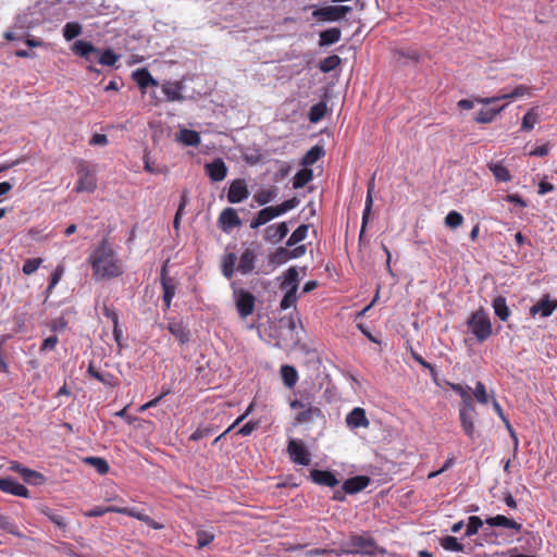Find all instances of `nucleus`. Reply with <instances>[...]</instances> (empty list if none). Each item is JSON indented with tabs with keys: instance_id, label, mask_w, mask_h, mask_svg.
<instances>
[{
	"instance_id": "nucleus-1",
	"label": "nucleus",
	"mask_w": 557,
	"mask_h": 557,
	"mask_svg": "<svg viewBox=\"0 0 557 557\" xmlns=\"http://www.w3.org/2000/svg\"><path fill=\"white\" fill-rule=\"evenodd\" d=\"M95 280L120 276L123 273L122 263L108 242L102 240L88 258Z\"/></svg>"
},
{
	"instance_id": "nucleus-2",
	"label": "nucleus",
	"mask_w": 557,
	"mask_h": 557,
	"mask_svg": "<svg viewBox=\"0 0 557 557\" xmlns=\"http://www.w3.org/2000/svg\"><path fill=\"white\" fill-rule=\"evenodd\" d=\"M467 325L478 342L483 343L492 335V324L488 314L479 309L468 319Z\"/></svg>"
},
{
	"instance_id": "nucleus-3",
	"label": "nucleus",
	"mask_w": 557,
	"mask_h": 557,
	"mask_svg": "<svg viewBox=\"0 0 557 557\" xmlns=\"http://www.w3.org/2000/svg\"><path fill=\"white\" fill-rule=\"evenodd\" d=\"M349 545L348 554L373 555L376 552L375 541L367 534L352 535L347 540Z\"/></svg>"
},
{
	"instance_id": "nucleus-4",
	"label": "nucleus",
	"mask_w": 557,
	"mask_h": 557,
	"mask_svg": "<svg viewBox=\"0 0 557 557\" xmlns=\"http://www.w3.org/2000/svg\"><path fill=\"white\" fill-rule=\"evenodd\" d=\"M78 181L75 186L77 193H91L97 187V181L94 172L85 163L81 162L77 166Z\"/></svg>"
},
{
	"instance_id": "nucleus-5",
	"label": "nucleus",
	"mask_w": 557,
	"mask_h": 557,
	"mask_svg": "<svg viewBox=\"0 0 557 557\" xmlns=\"http://www.w3.org/2000/svg\"><path fill=\"white\" fill-rule=\"evenodd\" d=\"M287 453L292 459L293 462L301 465V466H309L311 462V455L306 448L305 444L299 441L292 438L288 442L287 445Z\"/></svg>"
},
{
	"instance_id": "nucleus-6",
	"label": "nucleus",
	"mask_w": 557,
	"mask_h": 557,
	"mask_svg": "<svg viewBox=\"0 0 557 557\" xmlns=\"http://www.w3.org/2000/svg\"><path fill=\"white\" fill-rule=\"evenodd\" d=\"M476 412L474 407H468V408H460L459 410V420L461 428L466 435L471 440L474 441L475 437V428H474V419H475Z\"/></svg>"
},
{
	"instance_id": "nucleus-7",
	"label": "nucleus",
	"mask_w": 557,
	"mask_h": 557,
	"mask_svg": "<svg viewBox=\"0 0 557 557\" xmlns=\"http://www.w3.org/2000/svg\"><path fill=\"white\" fill-rule=\"evenodd\" d=\"M255 296L244 289L236 293V308L242 318H247L253 312L255 309Z\"/></svg>"
},
{
	"instance_id": "nucleus-8",
	"label": "nucleus",
	"mask_w": 557,
	"mask_h": 557,
	"mask_svg": "<svg viewBox=\"0 0 557 557\" xmlns=\"http://www.w3.org/2000/svg\"><path fill=\"white\" fill-rule=\"evenodd\" d=\"M10 470L20 473L26 483L41 485L45 482V476L41 473L25 468L16 461L11 462Z\"/></svg>"
},
{
	"instance_id": "nucleus-9",
	"label": "nucleus",
	"mask_w": 557,
	"mask_h": 557,
	"mask_svg": "<svg viewBox=\"0 0 557 557\" xmlns=\"http://www.w3.org/2000/svg\"><path fill=\"white\" fill-rule=\"evenodd\" d=\"M249 196V191L247 189V186L243 180H235L231 183L228 193H227V200L231 203H238L243 200L247 199Z\"/></svg>"
},
{
	"instance_id": "nucleus-10",
	"label": "nucleus",
	"mask_w": 557,
	"mask_h": 557,
	"mask_svg": "<svg viewBox=\"0 0 557 557\" xmlns=\"http://www.w3.org/2000/svg\"><path fill=\"white\" fill-rule=\"evenodd\" d=\"M557 308V299H550L549 295H545L540 301L533 305L530 313L535 315L541 314L542 318H547L553 314Z\"/></svg>"
},
{
	"instance_id": "nucleus-11",
	"label": "nucleus",
	"mask_w": 557,
	"mask_h": 557,
	"mask_svg": "<svg viewBox=\"0 0 557 557\" xmlns=\"http://www.w3.org/2000/svg\"><path fill=\"white\" fill-rule=\"evenodd\" d=\"M529 92V88L524 85L517 86L512 91L504 92L495 97H486L476 99L478 102L482 104H492L499 100L515 99L523 97Z\"/></svg>"
},
{
	"instance_id": "nucleus-12",
	"label": "nucleus",
	"mask_w": 557,
	"mask_h": 557,
	"mask_svg": "<svg viewBox=\"0 0 557 557\" xmlns=\"http://www.w3.org/2000/svg\"><path fill=\"white\" fill-rule=\"evenodd\" d=\"M0 491L20 497H28V490L12 478L0 479Z\"/></svg>"
},
{
	"instance_id": "nucleus-13",
	"label": "nucleus",
	"mask_w": 557,
	"mask_h": 557,
	"mask_svg": "<svg viewBox=\"0 0 557 557\" xmlns=\"http://www.w3.org/2000/svg\"><path fill=\"white\" fill-rule=\"evenodd\" d=\"M206 172L213 182H221L226 177L227 168L221 158L214 159L205 165Z\"/></svg>"
},
{
	"instance_id": "nucleus-14",
	"label": "nucleus",
	"mask_w": 557,
	"mask_h": 557,
	"mask_svg": "<svg viewBox=\"0 0 557 557\" xmlns=\"http://www.w3.org/2000/svg\"><path fill=\"white\" fill-rule=\"evenodd\" d=\"M219 223L224 232H230L239 226L242 222L235 209L225 208L219 216Z\"/></svg>"
},
{
	"instance_id": "nucleus-15",
	"label": "nucleus",
	"mask_w": 557,
	"mask_h": 557,
	"mask_svg": "<svg viewBox=\"0 0 557 557\" xmlns=\"http://www.w3.org/2000/svg\"><path fill=\"white\" fill-rule=\"evenodd\" d=\"M346 423L351 429L368 428L370 422L362 408L356 407L346 416Z\"/></svg>"
},
{
	"instance_id": "nucleus-16",
	"label": "nucleus",
	"mask_w": 557,
	"mask_h": 557,
	"mask_svg": "<svg viewBox=\"0 0 557 557\" xmlns=\"http://www.w3.org/2000/svg\"><path fill=\"white\" fill-rule=\"evenodd\" d=\"M370 483V479L364 475H358L346 480L343 484V491L348 494H355L364 490Z\"/></svg>"
},
{
	"instance_id": "nucleus-17",
	"label": "nucleus",
	"mask_w": 557,
	"mask_h": 557,
	"mask_svg": "<svg viewBox=\"0 0 557 557\" xmlns=\"http://www.w3.org/2000/svg\"><path fill=\"white\" fill-rule=\"evenodd\" d=\"M280 287L285 290H298L299 273L296 267H290L282 275Z\"/></svg>"
},
{
	"instance_id": "nucleus-18",
	"label": "nucleus",
	"mask_w": 557,
	"mask_h": 557,
	"mask_svg": "<svg viewBox=\"0 0 557 557\" xmlns=\"http://www.w3.org/2000/svg\"><path fill=\"white\" fill-rule=\"evenodd\" d=\"M485 522L490 527H503L506 529L513 530L516 533L520 532L522 529V525L520 523L503 515H497L495 517L487 518Z\"/></svg>"
},
{
	"instance_id": "nucleus-19",
	"label": "nucleus",
	"mask_w": 557,
	"mask_h": 557,
	"mask_svg": "<svg viewBox=\"0 0 557 557\" xmlns=\"http://www.w3.org/2000/svg\"><path fill=\"white\" fill-rule=\"evenodd\" d=\"M132 77L143 91L149 85L153 87H157L159 85V83L152 77L150 72L145 67L134 71Z\"/></svg>"
},
{
	"instance_id": "nucleus-20",
	"label": "nucleus",
	"mask_w": 557,
	"mask_h": 557,
	"mask_svg": "<svg viewBox=\"0 0 557 557\" xmlns=\"http://www.w3.org/2000/svg\"><path fill=\"white\" fill-rule=\"evenodd\" d=\"M310 478L319 485L334 487L338 484V480L330 471L312 470L310 472Z\"/></svg>"
},
{
	"instance_id": "nucleus-21",
	"label": "nucleus",
	"mask_w": 557,
	"mask_h": 557,
	"mask_svg": "<svg viewBox=\"0 0 557 557\" xmlns=\"http://www.w3.org/2000/svg\"><path fill=\"white\" fill-rule=\"evenodd\" d=\"M119 513H123V515L136 518L156 530H160L163 528L162 524L153 521L148 515H146L143 511H139L135 508L122 507V508H119Z\"/></svg>"
},
{
	"instance_id": "nucleus-22",
	"label": "nucleus",
	"mask_w": 557,
	"mask_h": 557,
	"mask_svg": "<svg viewBox=\"0 0 557 557\" xmlns=\"http://www.w3.org/2000/svg\"><path fill=\"white\" fill-rule=\"evenodd\" d=\"M255 262L256 253L250 249H246L239 257L237 270L242 274H248L253 271Z\"/></svg>"
},
{
	"instance_id": "nucleus-23",
	"label": "nucleus",
	"mask_w": 557,
	"mask_h": 557,
	"mask_svg": "<svg viewBox=\"0 0 557 557\" xmlns=\"http://www.w3.org/2000/svg\"><path fill=\"white\" fill-rule=\"evenodd\" d=\"M312 15L315 18L326 22H335L342 18L337 5H327L313 11Z\"/></svg>"
},
{
	"instance_id": "nucleus-24",
	"label": "nucleus",
	"mask_w": 557,
	"mask_h": 557,
	"mask_svg": "<svg viewBox=\"0 0 557 557\" xmlns=\"http://www.w3.org/2000/svg\"><path fill=\"white\" fill-rule=\"evenodd\" d=\"M278 216V213L276 211L275 207H267L260 210L257 214V216L251 221L250 227L257 228L269 221L273 220L274 218Z\"/></svg>"
},
{
	"instance_id": "nucleus-25",
	"label": "nucleus",
	"mask_w": 557,
	"mask_h": 557,
	"mask_svg": "<svg viewBox=\"0 0 557 557\" xmlns=\"http://www.w3.org/2000/svg\"><path fill=\"white\" fill-rule=\"evenodd\" d=\"M322 418V411L318 407L309 406L296 416V422L298 424L312 423L318 419Z\"/></svg>"
},
{
	"instance_id": "nucleus-26",
	"label": "nucleus",
	"mask_w": 557,
	"mask_h": 557,
	"mask_svg": "<svg viewBox=\"0 0 557 557\" xmlns=\"http://www.w3.org/2000/svg\"><path fill=\"white\" fill-rule=\"evenodd\" d=\"M183 86L180 82H168L162 85V91L166 97L168 101H180L183 100L182 96Z\"/></svg>"
},
{
	"instance_id": "nucleus-27",
	"label": "nucleus",
	"mask_w": 557,
	"mask_h": 557,
	"mask_svg": "<svg viewBox=\"0 0 557 557\" xmlns=\"http://www.w3.org/2000/svg\"><path fill=\"white\" fill-rule=\"evenodd\" d=\"M176 139L180 143H182L183 145L189 146V147H197L201 141L200 135L198 132L187 129V128L181 129L176 135Z\"/></svg>"
},
{
	"instance_id": "nucleus-28",
	"label": "nucleus",
	"mask_w": 557,
	"mask_h": 557,
	"mask_svg": "<svg viewBox=\"0 0 557 557\" xmlns=\"http://www.w3.org/2000/svg\"><path fill=\"white\" fill-rule=\"evenodd\" d=\"M39 511L44 516H46L58 529H60L62 531H66V528L69 525V521L63 516H61L60 513H58L57 511L50 509L47 506H41L39 508Z\"/></svg>"
},
{
	"instance_id": "nucleus-29",
	"label": "nucleus",
	"mask_w": 557,
	"mask_h": 557,
	"mask_svg": "<svg viewBox=\"0 0 557 557\" xmlns=\"http://www.w3.org/2000/svg\"><path fill=\"white\" fill-rule=\"evenodd\" d=\"M72 51L74 54L79 55L86 60H89L90 54L98 52V49L88 41L77 40L72 46Z\"/></svg>"
},
{
	"instance_id": "nucleus-30",
	"label": "nucleus",
	"mask_w": 557,
	"mask_h": 557,
	"mask_svg": "<svg viewBox=\"0 0 557 557\" xmlns=\"http://www.w3.org/2000/svg\"><path fill=\"white\" fill-rule=\"evenodd\" d=\"M288 234V226L285 222L278 223L276 226L272 225L267 228V239L277 243Z\"/></svg>"
},
{
	"instance_id": "nucleus-31",
	"label": "nucleus",
	"mask_w": 557,
	"mask_h": 557,
	"mask_svg": "<svg viewBox=\"0 0 557 557\" xmlns=\"http://www.w3.org/2000/svg\"><path fill=\"white\" fill-rule=\"evenodd\" d=\"M169 332L181 343L185 344L189 339V331L181 322H171L168 325Z\"/></svg>"
},
{
	"instance_id": "nucleus-32",
	"label": "nucleus",
	"mask_w": 557,
	"mask_h": 557,
	"mask_svg": "<svg viewBox=\"0 0 557 557\" xmlns=\"http://www.w3.org/2000/svg\"><path fill=\"white\" fill-rule=\"evenodd\" d=\"M492 307L494 309L495 314L502 321H507L510 315V310L506 304V298L503 296H497L492 301Z\"/></svg>"
},
{
	"instance_id": "nucleus-33",
	"label": "nucleus",
	"mask_w": 557,
	"mask_h": 557,
	"mask_svg": "<svg viewBox=\"0 0 557 557\" xmlns=\"http://www.w3.org/2000/svg\"><path fill=\"white\" fill-rule=\"evenodd\" d=\"M341 35H342V33H341L339 28L333 27V28L325 29L320 33L319 45L321 47H324V46H330V45L336 44L337 41H339Z\"/></svg>"
},
{
	"instance_id": "nucleus-34",
	"label": "nucleus",
	"mask_w": 557,
	"mask_h": 557,
	"mask_svg": "<svg viewBox=\"0 0 557 557\" xmlns=\"http://www.w3.org/2000/svg\"><path fill=\"white\" fill-rule=\"evenodd\" d=\"M164 270L162 271L161 276V284L163 289V301L166 308H170L172 298L175 295V284L172 281V278H168L163 274Z\"/></svg>"
},
{
	"instance_id": "nucleus-35",
	"label": "nucleus",
	"mask_w": 557,
	"mask_h": 557,
	"mask_svg": "<svg viewBox=\"0 0 557 557\" xmlns=\"http://www.w3.org/2000/svg\"><path fill=\"white\" fill-rule=\"evenodd\" d=\"M281 376L284 384L289 388L294 387L298 381V373L296 369L288 364L281 367Z\"/></svg>"
},
{
	"instance_id": "nucleus-36",
	"label": "nucleus",
	"mask_w": 557,
	"mask_h": 557,
	"mask_svg": "<svg viewBox=\"0 0 557 557\" xmlns=\"http://www.w3.org/2000/svg\"><path fill=\"white\" fill-rule=\"evenodd\" d=\"M450 388L461 397V399H462L461 408L474 407L473 399L470 395L471 388L469 386H462L460 384H450Z\"/></svg>"
},
{
	"instance_id": "nucleus-37",
	"label": "nucleus",
	"mask_w": 557,
	"mask_h": 557,
	"mask_svg": "<svg viewBox=\"0 0 557 557\" xmlns=\"http://www.w3.org/2000/svg\"><path fill=\"white\" fill-rule=\"evenodd\" d=\"M441 546L448 552L462 553L465 546L455 536H444L441 539Z\"/></svg>"
},
{
	"instance_id": "nucleus-38",
	"label": "nucleus",
	"mask_w": 557,
	"mask_h": 557,
	"mask_svg": "<svg viewBox=\"0 0 557 557\" xmlns=\"http://www.w3.org/2000/svg\"><path fill=\"white\" fill-rule=\"evenodd\" d=\"M87 373L96 379L97 381L101 382L104 385L112 386L114 385V376L110 373H101L99 372L92 363H89Z\"/></svg>"
},
{
	"instance_id": "nucleus-39",
	"label": "nucleus",
	"mask_w": 557,
	"mask_h": 557,
	"mask_svg": "<svg viewBox=\"0 0 557 557\" xmlns=\"http://www.w3.org/2000/svg\"><path fill=\"white\" fill-rule=\"evenodd\" d=\"M313 177L312 170L304 169L298 171L293 180V187L295 189L304 187L306 184H308Z\"/></svg>"
},
{
	"instance_id": "nucleus-40",
	"label": "nucleus",
	"mask_w": 557,
	"mask_h": 557,
	"mask_svg": "<svg viewBox=\"0 0 557 557\" xmlns=\"http://www.w3.org/2000/svg\"><path fill=\"white\" fill-rule=\"evenodd\" d=\"M237 257L235 253L230 252L223 257L222 260V273L226 278H231L234 274V268L236 263Z\"/></svg>"
},
{
	"instance_id": "nucleus-41",
	"label": "nucleus",
	"mask_w": 557,
	"mask_h": 557,
	"mask_svg": "<svg viewBox=\"0 0 557 557\" xmlns=\"http://www.w3.org/2000/svg\"><path fill=\"white\" fill-rule=\"evenodd\" d=\"M324 154V150L320 146H313L302 158V164L305 166L314 164Z\"/></svg>"
},
{
	"instance_id": "nucleus-42",
	"label": "nucleus",
	"mask_w": 557,
	"mask_h": 557,
	"mask_svg": "<svg viewBox=\"0 0 557 557\" xmlns=\"http://www.w3.org/2000/svg\"><path fill=\"white\" fill-rule=\"evenodd\" d=\"M269 261L275 267L286 263L289 261L288 249L286 247L277 248L273 253L270 255Z\"/></svg>"
},
{
	"instance_id": "nucleus-43",
	"label": "nucleus",
	"mask_w": 557,
	"mask_h": 557,
	"mask_svg": "<svg viewBox=\"0 0 557 557\" xmlns=\"http://www.w3.org/2000/svg\"><path fill=\"white\" fill-rule=\"evenodd\" d=\"M307 234H308V225L306 224H302L300 226H298L293 233L292 235L289 236V238L287 239L286 242V246L287 247H293L295 246L296 244L302 242L306 237H307Z\"/></svg>"
},
{
	"instance_id": "nucleus-44",
	"label": "nucleus",
	"mask_w": 557,
	"mask_h": 557,
	"mask_svg": "<svg viewBox=\"0 0 557 557\" xmlns=\"http://www.w3.org/2000/svg\"><path fill=\"white\" fill-rule=\"evenodd\" d=\"M506 104L497 108V109H490V110H481L475 115L474 120L478 123H491L494 117L505 109Z\"/></svg>"
},
{
	"instance_id": "nucleus-45",
	"label": "nucleus",
	"mask_w": 557,
	"mask_h": 557,
	"mask_svg": "<svg viewBox=\"0 0 557 557\" xmlns=\"http://www.w3.org/2000/svg\"><path fill=\"white\" fill-rule=\"evenodd\" d=\"M374 187H375L374 176H372L368 183V190H367V197H366V203H364V223L368 222L369 215L372 210Z\"/></svg>"
},
{
	"instance_id": "nucleus-46",
	"label": "nucleus",
	"mask_w": 557,
	"mask_h": 557,
	"mask_svg": "<svg viewBox=\"0 0 557 557\" xmlns=\"http://www.w3.org/2000/svg\"><path fill=\"white\" fill-rule=\"evenodd\" d=\"M491 172L498 182H508L511 178L509 171L500 163H491L488 165Z\"/></svg>"
},
{
	"instance_id": "nucleus-47",
	"label": "nucleus",
	"mask_w": 557,
	"mask_h": 557,
	"mask_svg": "<svg viewBox=\"0 0 557 557\" xmlns=\"http://www.w3.org/2000/svg\"><path fill=\"white\" fill-rule=\"evenodd\" d=\"M341 64V58L336 54L326 57L319 63V69L322 73H329Z\"/></svg>"
},
{
	"instance_id": "nucleus-48",
	"label": "nucleus",
	"mask_w": 557,
	"mask_h": 557,
	"mask_svg": "<svg viewBox=\"0 0 557 557\" xmlns=\"http://www.w3.org/2000/svg\"><path fill=\"white\" fill-rule=\"evenodd\" d=\"M82 34V26L76 22L66 23L63 27V36L70 41Z\"/></svg>"
},
{
	"instance_id": "nucleus-49",
	"label": "nucleus",
	"mask_w": 557,
	"mask_h": 557,
	"mask_svg": "<svg viewBox=\"0 0 557 557\" xmlns=\"http://www.w3.org/2000/svg\"><path fill=\"white\" fill-rule=\"evenodd\" d=\"M539 120V114L534 108L530 109L524 116L522 117V124L521 128L523 131H531L533 129L534 125L536 124Z\"/></svg>"
},
{
	"instance_id": "nucleus-50",
	"label": "nucleus",
	"mask_w": 557,
	"mask_h": 557,
	"mask_svg": "<svg viewBox=\"0 0 557 557\" xmlns=\"http://www.w3.org/2000/svg\"><path fill=\"white\" fill-rule=\"evenodd\" d=\"M325 111H326V106L325 103L323 102H319L317 104H313L310 110H309V114H308V117H309V121L311 123H317L319 122L325 114Z\"/></svg>"
},
{
	"instance_id": "nucleus-51",
	"label": "nucleus",
	"mask_w": 557,
	"mask_h": 557,
	"mask_svg": "<svg viewBox=\"0 0 557 557\" xmlns=\"http://www.w3.org/2000/svg\"><path fill=\"white\" fill-rule=\"evenodd\" d=\"M85 462L92 466L100 474H106L109 471V465L103 458L86 457Z\"/></svg>"
},
{
	"instance_id": "nucleus-52",
	"label": "nucleus",
	"mask_w": 557,
	"mask_h": 557,
	"mask_svg": "<svg viewBox=\"0 0 557 557\" xmlns=\"http://www.w3.org/2000/svg\"><path fill=\"white\" fill-rule=\"evenodd\" d=\"M483 521L478 516H471L468 519L467 530L465 535L470 537L479 532V529L482 528Z\"/></svg>"
},
{
	"instance_id": "nucleus-53",
	"label": "nucleus",
	"mask_w": 557,
	"mask_h": 557,
	"mask_svg": "<svg viewBox=\"0 0 557 557\" xmlns=\"http://www.w3.org/2000/svg\"><path fill=\"white\" fill-rule=\"evenodd\" d=\"M473 396L479 404H487L488 394L485 385L482 382H476L475 387L473 389Z\"/></svg>"
},
{
	"instance_id": "nucleus-54",
	"label": "nucleus",
	"mask_w": 557,
	"mask_h": 557,
	"mask_svg": "<svg viewBox=\"0 0 557 557\" xmlns=\"http://www.w3.org/2000/svg\"><path fill=\"white\" fill-rule=\"evenodd\" d=\"M296 301H297V290H286L283 299L281 300L280 308L282 310H287L292 307H295Z\"/></svg>"
},
{
	"instance_id": "nucleus-55",
	"label": "nucleus",
	"mask_w": 557,
	"mask_h": 557,
	"mask_svg": "<svg viewBox=\"0 0 557 557\" xmlns=\"http://www.w3.org/2000/svg\"><path fill=\"white\" fill-rule=\"evenodd\" d=\"M463 222V216L457 211H450L445 218V224L447 227L456 228Z\"/></svg>"
},
{
	"instance_id": "nucleus-56",
	"label": "nucleus",
	"mask_w": 557,
	"mask_h": 557,
	"mask_svg": "<svg viewBox=\"0 0 557 557\" xmlns=\"http://www.w3.org/2000/svg\"><path fill=\"white\" fill-rule=\"evenodd\" d=\"M41 263H42L41 258L27 259L23 264L22 271L25 275H30L38 270V268L40 267Z\"/></svg>"
},
{
	"instance_id": "nucleus-57",
	"label": "nucleus",
	"mask_w": 557,
	"mask_h": 557,
	"mask_svg": "<svg viewBox=\"0 0 557 557\" xmlns=\"http://www.w3.org/2000/svg\"><path fill=\"white\" fill-rule=\"evenodd\" d=\"M119 60V55L114 53L111 49H107L98 59V62L101 65L112 66Z\"/></svg>"
},
{
	"instance_id": "nucleus-58",
	"label": "nucleus",
	"mask_w": 557,
	"mask_h": 557,
	"mask_svg": "<svg viewBox=\"0 0 557 557\" xmlns=\"http://www.w3.org/2000/svg\"><path fill=\"white\" fill-rule=\"evenodd\" d=\"M64 273V265L63 264H59L54 272L51 274V277H50V283L48 285V288H47V292H51L54 286L60 282L62 275Z\"/></svg>"
},
{
	"instance_id": "nucleus-59",
	"label": "nucleus",
	"mask_w": 557,
	"mask_h": 557,
	"mask_svg": "<svg viewBox=\"0 0 557 557\" xmlns=\"http://www.w3.org/2000/svg\"><path fill=\"white\" fill-rule=\"evenodd\" d=\"M120 507H95L94 509L86 511L84 515L86 517H100L107 512H117Z\"/></svg>"
},
{
	"instance_id": "nucleus-60",
	"label": "nucleus",
	"mask_w": 557,
	"mask_h": 557,
	"mask_svg": "<svg viewBox=\"0 0 557 557\" xmlns=\"http://www.w3.org/2000/svg\"><path fill=\"white\" fill-rule=\"evenodd\" d=\"M298 205H299V200L296 197H294L292 199H288V200L282 202L281 205L276 206L275 208H276L278 215H281V214L296 208Z\"/></svg>"
},
{
	"instance_id": "nucleus-61",
	"label": "nucleus",
	"mask_w": 557,
	"mask_h": 557,
	"mask_svg": "<svg viewBox=\"0 0 557 557\" xmlns=\"http://www.w3.org/2000/svg\"><path fill=\"white\" fill-rule=\"evenodd\" d=\"M274 197H275L274 190L264 189V190L259 191L255 196V199L259 205H265V203L270 202Z\"/></svg>"
},
{
	"instance_id": "nucleus-62",
	"label": "nucleus",
	"mask_w": 557,
	"mask_h": 557,
	"mask_svg": "<svg viewBox=\"0 0 557 557\" xmlns=\"http://www.w3.org/2000/svg\"><path fill=\"white\" fill-rule=\"evenodd\" d=\"M196 535H197V544H198L199 548L207 546L214 539V535L207 531H198Z\"/></svg>"
},
{
	"instance_id": "nucleus-63",
	"label": "nucleus",
	"mask_w": 557,
	"mask_h": 557,
	"mask_svg": "<svg viewBox=\"0 0 557 557\" xmlns=\"http://www.w3.org/2000/svg\"><path fill=\"white\" fill-rule=\"evenodd\" d=\"M58 344V337L55 335L47 337L40 347V350H53Z\"/></svg>"
},
{
	"instance_id": "nucleus-64",
	"label": "nucleus",
	"mask_w": 557,
	"mask_h": 557,
	"mask_svg": "<svg viewBox=\"0 0 557 557\" xmlns=\"http://www.w3.org/2000/svg\"><path fill=\"white\" fill-rule=\"evenodd\" d=\"M305 253H306L305 245H299L293 249H288L289 260L298 259V258L302 257Z\"/></svg>"
}]
</instances>
